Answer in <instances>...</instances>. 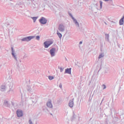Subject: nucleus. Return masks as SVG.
Listing matches in <instances>:
<instances>
[{"instance_id":"4","label":"nucleus","mask_w":124,"mask_h":124,"mask_svg":"<svg viewBox=\"0 0 124 124\" xmlns=\"http://www.w3.org/2000/svg\"><path fill=\"white\" fill-rule=\"evenodd\" d=\"M11 54L13 58H14V60L16 61V62L17 61V55H16V53H15V51H14V48L13 47H11Z\"/></svg>"},{"instance_id":"34","label":"nucleus","mask_w":124,"mask_h":124,"mask_svg":"<svg viewBox=\"0 0 124 124\" xmlns=\"http://www.w3.org/2000/svg\"><path fill=\"white\" fill-rule=\"evenodd\" d=\"M12 104L13 106H14V103L12 102Z\"/></svg>"},{"instance_id":"5","label":"nucleus","mask_w":124,"mask_h":124,"mask_svg":"<svg viewBox=\"0 0 124 124\" xmlns=\"http://www.w3.org/2000/svg\"><path fill=\"white\" fill-rule=\"evenodd\" d=\"M53 43V41H46L44 43V45L45 48H48L49 46L50 45H52V44Z\"/></svg>"},{"instance_id":"11","label":"nucleus","mask_w":124,"mask_h":124,"mask_svg":"<svg viewBox=\"0 0 124 124\" xmlns=\"http://www.w3.org/2000/svg\"><path fill=\"white\" fill-rule=\"evenodd\" d=\"M71 74V68H67L65 70L64 74Z\"/></svg>"},{"instance_id":"22","label":"nucleus","mask_w":124,"mask_h":124,"mask_svg":"<svg viewBox=\"0 0 124 124\" xmlns=\"http://www.w3.org/2000/svg\"><path fill=\"white\" fill-rule=\"evenodd\" d=\"M27 89L28 92H29V93H31V92H32L31 87H28Z\"/></svg>"},{"instance_id":"1","label":"nucleus","mask_w":124,"mask_h":124,"mask_svg":"<svg viewBox=\"0 0 124 124\" xmlns=\"http://www.w3.org/2000/svg\"><path fill=\"white\" fill-rule=\"evenodd\" d=\"M68 15L70 16V17L72 18V20H73V22L74 23H75L76 26H77V27H80V25H79V23L78 22V21H77V20H76V19H75L74 17H73V16H72V14L69 13V12H68Z\"/></svg>"},{"instance_id":"9","label":"nucleus","mask_w":124,"mask_h":124,"mask_svg":"<svg viewBox=\"0 0 124 124\" xmlns=\"http://www.w3.org/2000/svg\"><path fill=\"white\" fill-rule=\"evenodd\" d=\"M16 115L18 118H20V117H23V111L22 110H17L16 111Z\"/></svg>"},{"instance_id":"38","label":"nucleus","mask_w":124,"mask_h":124,"mask_svg":"<svg viewBox=\"0 0 124 124\" xmlns=\"http://www.w3.org/2000/svg\"><path fill=\"white\" fill-rule=\"evenodd\" d=\"M50 115H51V116H53V114H52V113H50Z\"/></svg>"},{"instance_id":"26","label":"nucleus","mask_w":124,"mask_h":124,"mask_svg":"<svg viewBox=\"0 0 124 124\" xmlns=\"http://www.w3.org/2000/svg\"><path fill=\"white\" fill-rule=\"evenodd\" d=\"M110 4H111V5H112V6H115V5H114V4L113 3V0H112V2H109Z\"/></svg>"},{"instance_id":"31","label":"nucleus","mask_w":124,"mask_h":124,"mask_svg":"<svg viewBox=\"0 0 124 124\" xmlns=\"http://www.w3.org/2000/svg\"><path fill=\"white\" fill-rule=\"evenodd\" d=\"M104 100V98H103L102 99V101H101V102L100 105H101V104H102V102H103Z\"/></svg>"},{"instance_id":"12","label":"nucleus","mask_w":124,"mask_h":124,"mask_svg":"<svg viewBox=\"0 0 124 124\" xmlns=\"http://www.w3.org/2000/svg\"><path fill=\"white\" fill-rule=\"evenodd\" d=\"M3 105L5 106V107L10 108V104L8 103L7 101H4L3 103Z\"/></svg>"},{"instance_id":"27","label":"nucleus","mask_w":124,"mask_h":124,"mask_svg":"<svg viewBox=\"0 0 124 124\" xmlns=\"http://www.w3.org/2000/svg\"><path fill=\"white\" fill-rule=\"evenodd\" d=\"M102 87H103V90H105V89H106V85L105 84H103Z\"/></svg>"},{"instance_id":"17","label":"nucleus","mask_w":124,"mask_h":124,"mask_svg":"<svg viewBox=\"0 0 124 124\" xmlns=\"http://www.w3.org/2000/svg\"><path fill=\"white\" fill-rule=\"evenodd\" d=\"M75 119H76V115H75V113H73V117L71 119V121L72 122H73V121H74V120H75Z\"/></svg>"},{"instance_id":"32","label":"nucleus","mask_w":124,"mask_h":124,"mask_svg":"<svg viewBox=\"0 0 124 124\" xmlns=\"http://www.w3.org/2000/svg\"><path fill=\"white\" fill-rule=\"evenodd\" d=\"M83 44V42H82V41L79 42V44L80 45H81V44Z\"/></svg>"},{"instance_id":"6","label":"nucleus","mask_w":124,"mask_h":124,"mask_svg":"<svg viewBox=\"0 0 124 124\" xmlns=\"http://www.w3.org/2000/svg\"><path fill=\"white\" fill-rule=\"evenodd\" d=\"M39 22L42 25H45V24L47 23V20L44 17H42L39 19Z\"/></svg>"},{"instance_id":"35","label":"nucleus","mask_w":124,"mask_h":124,"mask_svg":"<svg viewBox=\"0 0 124 124\" xmlns=\"http://www.w3.org/2000/svg\"><path fill=\"white\" fill-rule=\"evenodd\" d=\"M118 46L119 48H120L121 46L120 45H118Z\"/></svg>"},{"instance_id":"3","label":"nucleus","mask_w":124,"mask_h":124,"mask_svg":"<svg viewBox=\"0 0 124 124\" xmlns=\"http://www.w3.org/2000/svg\"><path fill=\"white\" fill-rule=\"evenodd\" d=\"M65 30V27L63 24H60L58 27V30L59 31L61 32H63Z\"/></svg>"},{"instance_id":"24","label":"nucleus","mask_w":124,"mask_h":124,"mask_svg":"<svg viewBox=\"0 0 124 124\" xmlns=\"http://www.w3.org/2000/svg\"><path fill=\"white\" fill-rule=\"evenodd\" d=\"M48 79L49 80H53V79H54V77L53 76H48Z\"/></svg>"},{"instance_id":"37","label":"nucleus","mask_w":124,"mask_h":124,"mask_svg":"<svg viewBox=\"0 0 124 124\" xmlns=\"http://www.w3.org/2000/svg\"><path fill=\"white\" fill-rule=\"evenodd\" d=\"M32 102H34V100H32Z\"/></svg>"},{"instance_id":"21","label":"nucleus","mask_w":124,"mask_h":124,"mask_svg":"<svg viewBox=\"0 0 124 124\" xmlns=\"http://www.w3.org/2000/svg\"><path fill=\"white\" fill-rule=\"evenodd\" d=\"M104 57V54L101 53L99 54L98 56V59H101V58H103Z\"/></svg>"},{"instance_id":"18","label":"nucleus","mask_w":124,"mask_h":124,"mask_svg":"<svg viewBox=\"0 0 124 124\" xmlns=\"http://www.w3.org/2000/svg\"><path fill=\"white\" fill-rule=\"evenodd\" d=\"M43 110L44 112H45V113H49V110L47 108H43Z\"/></svg>"},{"instance_id":"13","label":"nucleus","mask_w":124,"mask_h":124,"mask_svg":"<svg viewBox=\"0 0 124 124\" xmlns=\"http://www.w3.org/2000/svg\"><path fill=\"white\" fill-rule=\"evenodd\" d=\"M57 34L59 36L60 39H62V33H60V32L58 30L57 31Z\"/></svg>"},{"instance_id":"8","label":"nucleus","mask_w":124,"mask_h":124,"mask_svg":"<svg viewBox=\"0 0 124 124\" xmlns=\"http://www.w3.org/2000/svg\"><path fill=\"white\" fill-rule=\"evenodd\" d=\"M46 106L48 108L52 109L53 108V104H52V100H49L47 102H46Z\"/></svg>"},{"instance_id":"19","label":"nucleus","mask_w":124,"mask_h":124,"mask_svg":"<svg viewBox=\"0 0 124 124\" xmlns=\"http://www.w3.org/2000/svg\"><path fill=\"white\" fill-rule=\"evenodd\" d=\"M37 18H38V17H37V16H34V17H31V18L32 19L34 23L35 22L36 20H37Z\"/></svg>"},{"instance_id":"7","label":"nucleus","mask_w":124,"mask_h":124,"mask_svg":"<svg viewBox=\"0 0 124 124\" xmlns=\"http://www.w3.org/2000/svg\"><path fill=\"white\" fill-rule=\"evenodd\" d=\"M49 53L51 56V57H55L56 55V48L52 47L49 51Z\"/></svg>"},{"instance_id":"2","label":"nucleus","mask_w":124,"mask_h":124,"mask_svg":"<svg viewBox=\"0 0 124 124\" xmlns=\"http://www.w3.org/2000/svg\"><path fill=\"white\" fill-rule=\"evenodd\" d=\"M34 37H35L34 36H29L21 39V41H31V39H33Z\"/></svg>"},{"instance_id":"28","label":"nucleus","mask_w":124,"mask_h":124,"mask_svg":"<svg viewBox=\"0 0 124 124\" xmlns=\"http://www.w3.org/2000/svg\"><path fill=\"white\" fill-rule=\"evenodd\" d=\"M63 69H64V68H60V72H62Z\"/></svg>"},{"instance_id":"23","label":"nucleus","mask_w":124,"mask_h":124,"mask_svg":"<svg viewBox=\"0 0 124 124\" xmlns=\"http://www.w3.org/2000/svg\"><path fill=\"white\" fill-rule=\"evenodd\" d=\"M103 3V2H102V1H100V9H101L102 8Z\"/></svg>"},{"instance_id":"25","label":"nucleus","mask_w":124,"mask_h":124,"mask_svg":"<svg viewBox=\"0 0 124 124\" xmlns=\"http://www.w3.org/2000/svg\"><path fill=\"white\" fill-rule=\"evenodd\" d=\"M36 39L37 40H39L40 39V36H37L36 37Z\"/></svg>"},{"instance_id":"14","label":"nucleus","mask_w":124,"mask_h":124,"mask_svg":"<svg viewBox=\"0 0 124 124\" xmlns=\"http://www.w3.org/2000/svg\"><path fill=\"white\" fill-rule=\"evenodd\" d=\"M105 40L106 41H108V42H109V34H105Z\"/></svg>"},{"instance_id":"29","label":"nucleus","mask_w":124,"mask_h":124,"mask_svg":"<svg viewBox=\"0 0 124 124\" xmlns=\"http://www.w3.org/2000/svg\"><path fill=\"white\" fill-rule=\"evenodd\" d=\"M59 88H60V89H62V83L60 84Z\"/></svg>"},{"instance_id":"10","label":"nucleus","mask_w":124,"mask_h":124,"mask_svg":"<svg viewBox=\"0 0 124 124\" xmlns=\"http://www.w3.org/2000/svg\"><path fill=\"white\" fill-rule=\"evenodd\" d=\"M74 105V98L72 100H70L69 102V106L70 108H72Z\"/></svg>"},{"instance_id":"33","label":"nucleus","mask_w":124,"mask_h":124,"mask_svg":"<svg viewBox=\"0 0 124 124\" xmlns=\"http://www.w3.org/2000/svg\"><path fill=\"white\" fill-rule=\"evenodd\" d=\"M9 92H11V93H12V92H13V90H10L9 91Z\"/></svg>"},{"instance_id":"15","label":"nucleus","mask_w":124,"mask_h":124,"mask_svg":"<svg viewBox=\"0 0 124 124\" xmlns=\"http://www.w3.org/2000/svg\"><path fill=\"white\" fill-rule=\"evenodd\" d=\"M0 91H1V92H4V91H5V86L2 85L0 87Z\"/></svg>"},{"instance_id":"16","label":"nucleus","mask_w":124,"mask_h":124,"mask_svg":"<svg viewBox=\"0 0 124 124\" xmlns=\"http://www.w3.org/2000/svg\"><path fill=\"white\" fill-rule=\"evenodd\" d=\"M124 20L123 18H121L119 20V25H120V26H122V25H124Z\"/></svg>"},{"instance_id":"36","label":"nucleus","mask_w":124,"mask_h":124,"mask_svg":"<svg viewBox=\"0 0 124 124\" xmlns=\"http://www.w3.org/2000/svg\"><path fill=\"white\" fill-rule=\"evenodd\" d=\"M104 23L105 24V25H107V23H106V22H105Z\"/></svg>"},{"instance_id":"20","label":"nucleus","mask_w":124,"mask_h":124,"mask_svg":"<svg viewBox=\"0 0 124 124\" xmlns=\"http://www.w3.org/2000/svg\"><path fill=\"white\" fill-rule=\"evenodd\" d=\"M117 23H118V21H117L116 20H115V21H111V25H117Z\"/></svg>"},{"instance_id":"30","label":"nucleus","mask_w":124,"mask_h":124,"mask_svg":"<svg viewBox=\"0 0 124 124\" xmlns=\"http://www.w3.org/2000/svg\"><path fill=\"white\" fill-rule=\"evenodd\" d=\"M104 0V1H111V2H112V0Z\"/></svg>"}]
</instances>
